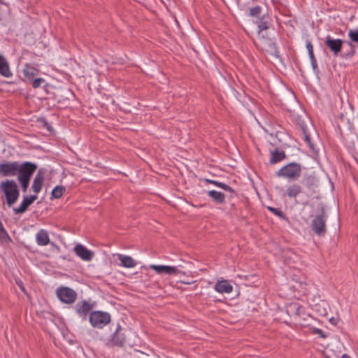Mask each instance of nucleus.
<instances>
[{"mask_svg":"<svg viewBox=\"0 0 358 358\" xmlns=\"http://www.w3.org/2000/svg\"><path fill=\"white\" fill-rule=\"evenodd\" d=\"M0 75L3 77L9 78L12 76V73L9 68L8 62L6 59L0 54Z\"/></svg>","mask_w":358,"mask_h":358,"instance_id":"22","label":"nucleus"},{"mask_svg":"<svg viewBox=\"0 0 358 358\" xmlns=\"http://www.w3.org/2000/svg\"><path fill=\"white\" fill-rule=\"evenodd\" d=\"M30 82H31L32 87L34 89L39 87L43 83H45V80L43 78H34Z\"/></svg>","mask_w":358,"mask_h":358,"instance_id":"33","label":"nucleus"},{"mask_svg":"<svg viewBox=\"0 0 358 358\" xmlns=\"http://www.w3.org/2000/svg\"><path fill=\"white\" fill-rule=\"evenodd\" d=\"M302 192H303L302 186L297 182H294V183H292L286 187V189L284 193V196H287L289 199L296 198L299 194H301Z\"/></svg>","mask_w":358,"mask_h":358,"instance_id":"15","label":"nucleus"},{"mask_svg":"<svg viewBox=\"0 0 358 358\" xmlns=\"http://www.w3.org/2000/svg\"><path fill=\"white\" fill-rule=\"evenodd\" d=\"M268 209L270 212L273 213L274 215L278 216L280 218L285 219L286 218L285 214L281 210L280 208H276L273 207H268Z\"/></svg>","mask_w":358,"mask_h":358,"instance_id":"30","label":"nucleus"},{"mask_svg":"<svg viewBox=\"0 0 358 358\" xmlns=\"http://www.w3.org/2000/svg\"><path fill=\"white\" fill-rule=\"evenodd\" d=\"M258 27V36H266L264 31L271 27L270 17L268 15H263L255 22Z\"/></svg>","mask_w":358,"mask_h":358,"instance_id":"13","label":"nucleus"},{"mask_svg":"<svg viewBox=\"0 0 358 358\" xmlns=\"http://www.w3.org/2000/svg\"><path fill=\"white\" fill-rule=\"evenodd\" d=\"M306 48L308 50L309 55H310L312 53H313V46L310 41L306 42Z\"/></svg>","mask_w":358,"mask_h":358,"instance_id":"35","label":"nucleus"},{"mask_svg":"<svg viewBox=\"0 0 358 358\" xmlns=\"http://www.w3.org/2000/svg\"><path fill=\"white\" fill-rule=\"evenodd\" d=\"M122 331V327L120 325H117L115 331L108 341V345L117 347H122L124 345L125 343V337Z\"/></svg>","mask_w":358,"mask_h":358,"instance_id":"10","label":"nucleus"},{"mask_svg":"<svg viewBox=\"0 0 358 358\" xmlns=\"http://www.w3.org/2000/svg\"><path fill=\"white\" fill-rule=\"evenodd\" d=\"M36 240L38 245H47L50 243L48 231L45 229H40L36 234Z\"/></svg>","mask_w":358,"mask_h":358,"instance_id":"21","label":"nucleus"},{"mask_svg":"<svg viewBox=\"0 0 358 358\" xmlns=\"http://www.w3.org/2000/svg\"><path fill=\"white\" fill-rule=\"evenodd\" d=\"M229 192L230 193L229 197L231 199H234V197L237 196V194L234 189H233V192Z\"/></svg>","mask_w":358,"mask_h":358,"instance_id":"39","label":"nucleus"},{"mask_svg":"<svg viewBox=\"0 0 358 358\" xmlns=\"http://www.w3.org/2000/svg\"><path fill=\"white\" fill-rule=\"evenodd\" d=\"M262 11V8L260 6H255L249 8V15L252 17H259Z\"/></svg>","mask_w":358,"mask_h":358,"instance_id":"28","label":"nucleus"},{"mask_svg":"<svg viewBox=\"0 0 358 358\" xmlns=\"http://www.w3.org/2000/svg\"><path fill=\"white\" fill-rule=\"evenodd\" d=\"M327 215L324 208L322 207L320 214L317 215L311 222V228L315 234L319 236H324L327 232L326 221Z\"/></svg>","mask_w":358,"mask_h":358,"instance_id":"3","label":"nucleus"},{"mask_svg":"<svg viewBox=\"0 0 358 358\" xmlns=\"http://www.w3.org/2000/svg\"><path fill=\"white\" fill-rule=\"evenodd\" d=\"M325 45L330 49V50L334 53V56H338L340 53L343 41L341 39H334L331 36H328L325 40Z\"/></svg>","mask_w":358,"mask_h":358,"instance_id":"14","label":"nucleus"},{"mask_svg":"<svg viewBox=\"0 0 358 358\" xmlns=\"http://www.w3.org/2000/svg\"><path fill=\"white\" fill-rule=\"evenodd\" d=\"M3 3V0H0V3Z\"/></svg>","mask_w":358,"mask_h":358,"instance_id":"42","label":"nucleus"},{"mask_svg":"<svg viewBox=\"0 0 358 358\" xmlns=\"http://www.w3.org/2000/svg\"><path fill=\"white\" fill-rule=\"evenodd\" d=\"M342 358H351V357L347 354H343L342 355Z\"/></svg>","mask_w":358,"mask_h":358,"instance_id":"41","label":"nucleus"},{"mask_svg":"<svg viewBox=\"0 0 358 358\" xmlns=\"http://www.w3.org/2000/svg\"><path fill=\"white\" fill-rule=\"evenodd\" d=\"M44 180V171L39 170L36 175L32 184V189L35 193H38L43 187Z\"/></svg>","mask_w":358,"mask_h":358,"instance_id":"19","label":"nucleus"},{"mask_svg":"<svg viewBox=\"0 0 358 358\" xmlns=\"http://www.w3.org/2000/svg\"><path fill=\"white\" fill-rule=\"evenodd\" d=\"M214 289L219 293L229 294L233 291V286L227 280H222L215 283Z\"/></svg>","mask_w":358,"mask_h":358,"instance_id":"17","label":"nucleus"},{"mask_svg":"<svg viewBox=\"0 0 358 358\" xmlns=\"http://www.w3.org/2000/svg\"><path fill=\"white\" fill-rule=\"evenodd\" d=\"M89 320L93 327L101 329L110 322V315L106 312L92 311L90 313Z\"/></svg>","mask_w":358,"mask_h":358,"instance_id":"4","label":"nucleus"},{"mask_svg":"<svg viewBox=\"0 0 358 358\" xmlns=\"http://www.w3.org/2000/svg\"><path fill=\"white\" fill-rule=\"evenodd\" d=\"M150 268L155 271L158 274L166 273L167 275H185V273L176 266H164V265H155L151 264Z\"/></svg>","mask_w":358,"mask_h":358,"instance_id":"9","label":"nucleus"},{"mask_svg":"<svg viewBox=\"0 0 358 358\" xmlns=\"http://www.w3.org/2000/svg\"><path fill=\"white\" fill-rule=\"evenodd\" d=\"M302 183L308 189L314 192V189L317 187V180L313 174H304Z\"/></svg>","mask_w":358,"mask_h":358,"instance_id":"18","label":"nucleus"},{"mask_svg":"<svg viewBox=\"0 0 358 358\" xmlns=\"http://www.w3.org/2000/svg\"><path fill=\"white\" fill-rule=\"evenodd\" d=\"M206 181L208 183L213 184V185H216L217 187H219L223 189L225 191L233 192V189L230 186H229L228 185H227L225 183H223V182H219L217 180H209V179H206Z\"/></svg>","mask_w":358,"mask_h":358,"instance_id":"27","label":"nucleus"},{"mask_svg":"<svg viewBox=\"0 0 358 358\" xmlns=\"http://www.w3.org/2000/svg\"><path fill=\"white\" fill-rule=\"evenodd\" d=\"M286 157L287 156L285 151H280L276 148L273 151H271L270 163L271 164H276L285 159Z\"/></svg>","mask_w":358,"mask_h":358,"instance_id":"23","label":"nucleus"},{"mask_svg":"<svg viewBox=\"0 0 358 358\" xmlns=\"http://www.w3.org/2000/svg\"><path fill=\"white\" fill-rule=\"evenodd\" d=\"M0 190L3 192L7 205L12 206L18 199L20 191L15 180H6L0 184Z\"/></svg>","mask_w":358,"mask_h":358,"instance_id":"1","label":"nucleus"},{"mask_svg":"<svg viewBox=\"0 0 358 358\" xmlns=\"http://www.w3.org/2000/svg\"><path fill=\"white\" fill-rule=\"evenodd\" d=\"M263 51L268 52L269 55L278 57L279 51L275 43L266 36H259V42L257 45Z\"/></svg>","mask_w":358,"mask_h":358,"instance_id":"5","label":"nucleus"},{"mask_svg":"<svg viewBox=\"0 0 358 358\" xmlns=\"http://www.w3.org/2000/svg\"><path fill=\"white\" fill-rule=\"evenodd\" d=\"M65 187L61 185L56 186L52 191L51 198L59 199L65 192Z\"/></svg>","mask_w":358,"mask_h":358,"instance_id":"26","label":"nucleus"},{"mask_svg":"<svg viewBox=\"0 0 358 358\" xmlns=\"http://www.w3.org/2000/svg\"><path fill=\"white\" fill-rule=\"evenodd\" d=\"M73 251L78 257L86 262L91 261L94 256V253L92 251L81 244H77L74 247Z\"/></svg>","mask_w":358,"mask_h":358,"instance_id":"11","label":"nucleus"},{"mask_svg":"<svg viewBox=\"0 0 358 358\" xmlns=\"http://www.w3.org/2000/svg\"><path fill=\"white\" fill-rule=\"evenodd\" d=\"M17 169V179L30 180L31 176L37 169V165L30 162H25L22 164L19 162Z\"/></svg>","mask_w":358,"mask_h":358,"instance_id":"7","label":"nucleus"},{"mask_svg":"<svg viewBox=\"0 0 358 358\" xmlns=\"http://www.w3.org/2000/svg\"><path fill=\"white\" fill-rule=\"evenodd\" d=\"M18 180L21 183L22 191L26 192L29 187L30 180L18 179Z\"/></svg>","mask_w":358,"mask_h":358,"instance_id":"34","label":"nucleus"},{"mask_svg":"<svg viewBox=\"0 0 358 358\" xmlns=\"http://www.w3.org/2000/svg\"><path fill=\"white\" fill-rule=\"evenodd\" d=\"M118 259L121 262V266L126 268H133L136 265V262L129 256L119 255Z\"/></svg>","mask_w":358,"mask_h":358,"instance_id":"25","label":"nucleus"},{"mask_svg":"<svg viewBox=\"0 0 358 358\" xmlns=\"http://www.w3.org/2000/svg\"><path fill=\"white\" fill-rule=\"evenodd\" d=\"M294 307L296 309L295 314L296 315L300 316L301 313V311L303 310V308L302 306H298V305H294Z\"/></svg>","mask_w":358,"mask_h":358,"instance_id":"36","label":"nucleus"},{"mask_svg":"<svg viewBox=\"0 0 358 358\" xmlns=\"http://www.w3.org/2000/svg\"><path fill=\"white\" fill-rule=\"evenodd\" d=\"M37 198L38 197L36 195H31L29 196H24L20 206L13 208L15 214H22L24 213L27 210V208L31 204H32L37 199Z\"/></svg>","mask_w":358,"mask_h":358,"instance_id":"16","label":"nucleus"},{"mask_svg":"<svg viewBox=\"0 0 358 358\" xmlns=\"http://www.w3.org/2000/svg\"><path fill=\"white\" fill-rule=\"evenodd\" d=\"M311 65H312L314 72L317 73L319 72V69H318L317 61H315V62L313 61V62H311Z\"/></svg>","mask_w":358,"mask_h":358,"instance_id":"37","label":"nucleus"},{"mask_svg":"<svg viewBox=\"0 0 358 358\" xmlns=\"http://www.w3.org/2000/svg\"><path fill=\"white\" fill-rule=\"evenodd\" d=\"M301 164L296 162H292L280 168L275 173V176L295 181L301 177Z\"/></svg>","mask_w":358,"mask_h":358,"instance_id":"2","label":"nucleus"},{"mask_svg":"<svg viewBox=\"0 0 358 358\" xmlns=\"http://www.w3.org/2000/svg\"><path fill=\"white\" fill-rule=\"evenodd\" d=\"M208 195L217 203L221 204L224 202L225 195L221 192L210 190L208 192Z\"/></svg>","mask_w":358,"mask_h":358,"instance_id":"24","label":"nucleus"},{"mask_svg":"<svg viewBox=\"0 0 358 358\" xmlns=\"http://www.w3.org/2000/svg\"><path fill=\"white\" fill-rule=\"evenodd\" d=\"M92 308L93 305L90 304L86 300L79 301L75 306V310L76 313L83 319H86L87 315L90 313Z\"/></svg>","mask_w":358,"mask_h":358,"instance_id":"12","label":"nucleus"},{"mask_svg":"<svg viewBox=\"0 0 358 358\" xmlns=\"http://www.w3.org/2000/svg\"><path fill=\"white\" fill-rule=\"evenodd\" d=\"M309 57H310V62H313V61H317L316 60V58L314 55V53H312L310 55H309Z\"/></svg>","mask_w":358,"mask_h":358,"instance_id":"40","label":"nucleus"},{"mask_svg":"<svg viewBox=\"0 0 358 358\" xmlns=\"http://www.w3.org/2000/svg\"><path fill=\"white\" fill-rule=\"evenodd\" d=\"M301 129L302 131V133L303 135V139H304L305 142L309 145V147L311 149H313V144L310 141V135L308 134V133L307 131L306 126H305L303 124H301Z\"/></svg>","mask_w":358,"mask_h":358,"instance_id":"29","label":"nucleus"},{"mask_svg":"<svg viewBox=\"0 0 358 358\" xmlns=\"http://www.w3.org/2000/svg\"><path fill=\"white\" fill-rule=\"evenodd\" d=\"M56 293L59 300L66 304L74 303L77 299V293L76 291L67 287H60L57 288Z\"/></svg>","mask_w":358,"mask_h":358,"instance_id":"6","label":"nucleus"},{"mask_svg":"<svg viewBox=\"0 0 358 358\" xmlns=\"http://www.w3.org/2000/svg\"><path fill=\"white\" fill-rule=\"evenodd\" d=\"M315 332L320 334L321 337L325 338V335L324 334V332L321 329H316Z\"/></svg>","mask_w":358,"mask_h":358,"instance_id":"38","label":"nucleus"},{"mask_svg":"<svg viewBox=\"0 0 358 358\" xmlns=\"http://www.w3.org/2000/svg\"><path fill=\"white\" fill-rule=\"evenodd\" d=\"M6 239H8V241H11L8 233L3 228L1 222H0V240H6Z\"/></svg>","mask_w":358,"mask_h":358,"instance_id":"32","label":"nucleus"},{"mask_svg":"<svg viewBox=\"0 0 358 358\" xmlns=\"http://www.w3.org/2000/svg\"><path fill=\"white\" fill-rule=\"evenodd\" d=\"M348 36L352 41L358 43V29H350L348 32Z\"/></svg>","mask_w":358,"mask_h":358,"instance_id":"31","label":"nucleus"},{"mask_svg":"<svg viewBox=\"0 0 358 358\" xmlns=\"http://www.w3.org/2000/svg\"><path fill=\"white\" fill-rule=\"evenodd\" d=\"M40 71L37 68L34 67V66L26 64L24 65L23 73L25 76V78L31 81L33 80L36 76H37L39 73Z\"/></svg>","mask_w":358,"mask_h":358,"instance_id":"20","label":"nucleus"},{"mask_svg":"<svg viewBox=\"0 0 358 358\" xmlns=\"http://www.w3.org/2000/svg\"><path fill=\"white\" fill-rule=\"evenodd\" d=\"M19 162H5L0 164V176H15L17 173Z\"/></svg>","mask_w":358,"mask_h":358,"instance_id":"8","label":"nucleus"}]
</instances>
